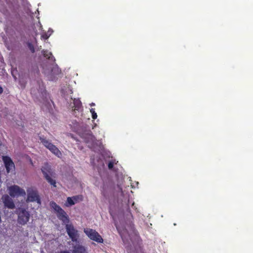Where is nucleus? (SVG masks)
Listing matches in <instances>:
<instances>
[{
    "label": "nucleus",
    "mask_w": 253,
    "mask_h": 253,
    "mask_svg": "<svg viewBox=\"0 0 253 253\" xmlns=\"http://www.w3.org/2000/svg\"><path fill=\"white\" fill-rule=\"evenodd\" d=\"M80 253H88L87 249L83 246H80Z\"/></svg>",
    "instance_id": "18"
},
{
    "label": "nucleus",
    "mask_w": 253,
    "mask_h": 253,
    "mask_svg": "<svg viewBox=\"0 0 253 253\" xmlns=\"http://www.w3.org/2000/svg\"><path fill=\"white\" fill-rule=\"evenodd\" d=\"M43 55L49 61L44 63L42 68L43 73L47 76L58 75L60 73V70L57 65L55 64V59L50 52L43 51Z\"/></svg>",
    "instance_id": "1"
},
{
    "label": "nucleus",
    "mask_w": 253,
    "mask_h": 253,
    "mask_svg": "<svg viewBox=\"0 0 253 253\" xmlns=\"http://www.w3.org/2000/svg\"><path fill=\"white\" fill-rule=\"evenodd\" d=\"M18 222L21 225L26 224L30 218V213L23 208H19L17 211Z\"/></svg>",
    "instance_id": "5"
},
{
    "label": "nucleus",
    "mask_w": 253,
    "mask_h": 253,
    "mask_svg": "<svg viewBox=\"0 0 253 253\" xmlns=\"http://www.w3.org/2000/svg\"><path fill=\"white\" fill-rule=\"evenodd\" d=\"M84 232L87 237L91 240L98 243H102L103 239L101 235L95 230L90 228L84 229Z\"/></svg>",
    "instance_id": "4"
},
{
    "label": "nucleus",
    "mask_w": 253,
    "mask_h": 253,
    "mask_svg": "<svg viewBox=\"0 0 253 253\" xmlns=\"http://www.w3.org/2000/svg\"><path fill=\"white\" fill-rule=\"evenodd\" d=\"M114 167V162L113 161H110L108 165V167L109 169H111Z\"/></svg>",
    "instance_id": "19"
},
{
    "label": "nucleus",
    "mask_w": 253,
    "mask_h": 253,
    "mask_svg": "<svg viewBox=\"0 0 253 253\" xmlns=\"http://www.w3.org/2000/svg\"><path fill=\"white\" fill-rule=\"evenodd\" d=\"M2 160L5 164V166L7 172L12 171L14 169V163L11 161V159L7 156H4Z\"/></svg>",
    "instance_id": "11"
},
{
    "label": "nucleus",
    "mask_w": 253,
    "mask_h": 253,
    "mask_svg": "<svg viewBox=\"0 0 253 253\" xmlns=\"http://www.w3.org/2000/svg\"><path fill=\"white\" fill-rule=\"evenodd\" d=\"M40 140L41 143L51 152L54 154L55 156L58 157V158H60L62 156V153L59 151V150L53 144L51 143L48 140H46L43 138H40Z\"/></svg>",
    "instance_id": "7"
},
{
    "label": "nucleus",
    "mask_w": 253,
    "mask_h": 253,
    "mask_svg": "<svg viewBox=\"0 0 253 253\" xmlns=\"http://www.w3.org/2000/svg\"><path fill=\"white\" fill-rule=\"evenodd\" d=\"M41 253H44V252H43V251H42L41 252Z\"/></svg>",
    "instance_id": "29"
},
{
    "label": "nucleus",
    "mask_w": 253,
    "mask_h": 253,
    "mask_svg": "<svg viewBox=\"0 0 253 253\" xmlns=\"http://www.w3.org/2000/svg\"><path fill=\"white\" fill-rule=\"evenodd\" d=\"M28 46H29V48H30V49L33 52H34V46L32 45V44L31 43H29L28 44Z\"/></svg>",
    "instance_id": "21"
},
{
    "label": "nucleus",
    "mask_w": 253,
    "mask_h": 253,
    "mask_svg": "<svg viewBox=\"0 0 253 253\" xmlns=\"http://www.w3.org/2000/svg\"><path fill=\"white\" fill-rule=\"evenodd\" d=\"M27 202H36L40 206L41 204V199L37 189L34 187H30L27 189Z\"/></svg>",
    "instance_id": "3"
},
{
    "label": "nucleus",
    "mask_w": 253,
    "mask_h": 253,
    "mask_svg": "<svg viewBox=\"0 0 253 253\" xmlns=\"http://www.w3.org/2000/svg\"><path fill=\"white\" fill-rule=\"evenodd\" d=\"M41 170L47 181L54 187H56V181L50 176V175H52V173L50 166L45 164L42 167Z\"/></svg>",
    "instance_id": "9"
},
{
    "label": "nucleus",
    "mask_w": 253,
    "mask_h": 253,
    "mask_svg": "<svg viewBox=\"0 0 253 253\" xmlns=\"http://www.w3.org/2000/svg\"><path fill=\"white\" fill-rule=\"evenodd\" d=\"M127 210L129 211H130V209L128 207H127Z\"/></svg>",
    "instance_id": "27"
},
{
    "label": "nucleus",
    "mask_w": 253,
    "mask_h": 253,
    "mask_svg": "<svg viewBox=\"0 0 253 253\" xmlns=\"http://www.w3.org/2000/svg\"><path fill=\"white\" fill-rule=\"evenodd\" d=\"M85 131H87V134H91L92 133L91 131L89 129V127L88 126H85Z\"/></svg>",
    "instance_id": "20"
},
{
    "label": "nucleus",
    "mask_w": 253,
    "mask_h": 253,
    "mask_svg": "<svg viewBox=\"0 0 253 253\" xmlns=\"http://www.w3.org/2000/svg\"><path fill=\"white\" fill-rule=\"evenodd\" d=\"M70 108L72 109L74 115L76 116L78 115L79 108V100L78 99H74L72 100L70 105Z\"/></svg>",
    "instance_id": "13"
},
{
    "label": "nucleus",
    "mask_w": 253,
    "mask_h": 253,
    "mask_svg": "<svg viewBox=\"0 0 253 253\" xmlns=\"http://www.w3.org/2000/svg\"><path fill=\"white\" fill-rule=\"evenodd\" d=\"M80 105H81V101L80 102Z\"/></svg>",
    "instance_id": "30"
},
{
    "label": "nucleus",
    "mask_w": 253,
    "mask_h": 253,
    "mask_svg": "<svg viewBox=\"0 0 253 253\" xmlns=\"http://www.w3.org/2000/svg\"><path fill=\"white\" fill-rule=\"evenodd\" d=\"M109 186L110 189H111L112 188V182H109Z\"/></svg>",
    "instance_id": "23"
},
{
    "label": "nucleus",
    "mask_w": 253,
    "mask_h": 253,
    "mask_svg": "<svg viewBox=\"0 0 253 253\" xmlns=\"http://www.w3.org/2000/svg\"><path fill=\"white\" fill-rule=\"evenodd\" d=\"M7 191L9 195L12 197L24 196L26 195L25 190L17 185L8 186Z\"/></svg>",
    "instance_id": "8"
},
{
    "label": "nucleus",
    "mask_w": 253,
    "mask_h": 253,
    "mask_svg": "<svg viewBox=\"0 0 253 253\" xmlns=\"http://www.w3.org/2000/svg\"><path fill=\"white\" fill-rule=\"evenodd\" d=\"M1 199L5 207L10 209H13L15 208V205L12 199L8 195H3Z\"/></svg>",
    "instance_id": "10"
},
{
    "label": "nucleus",
    "mask_w": 253,
    "mask_h": 253,
    "mask_svg": "<svg viewBox=\"0 0 253 253\" xmlns=\"http://www.w3.org/2000/svg\"><path fill=\"white\" fill-rule=\"evenodd\" d=\"M2 88L1 87H0V93H1L2 92Z\"/></svg>",
    "instance_id": "24"
},
{
    "label": "nucleus",
    "mask_w": 253,
    "mask_h": 253,
    "mask_svg": "<svg viewBox=\"0 0 253 253\" xmlns=\"http://www.w3.org/2000/svg\"><path fill=\"white\" fill-rule=\"evenodd\" d=\"M102 189H103V190H102L103 195L104 196H105V190L106 189V184L105 183H104V184L103 185Z\"/></svg>",
    "instance_id": "22"
},
{
    "label": "nucleus",
    "mask_w": 253,
    "mask_h": 253,
    "mask_svg": "<svg viewBox=\"0 0 253 253\" xmlns=\"http://www.w3.org/2000/svg\"><path fill=\"white\" fill-rule=\"evenodd\" d=\"M66 230L68 234L72 239V245L74 249L73 250V253H78L79 251V244L77 242V231H75L73 225L71 224H66Z\"/></svg>",
    "instance_id": "2"
},
{
    "label": "nucleus",
    "mask_w": 253,
    "mask_h": 253,
    "mask_svg": "<svg viewBox=\"0 0 253 253\" xmlns=\"http://www.w3.org/2000/svg\"><path fill=\"white\" fill-rule=\"evenodd\" d=\"M95 105V104H94V103H92L91 104V106H93V105Z\"/></svg>",
    "instance_id": "26"
},
{
    "label": "nucleus",
    "mask_w": 253,
    "mask_h": 253,
    "mask_svg": "<svg viewBox=\"0 0 253 253\" xmlns=\"http://www.w3.org/2000/svg\"><path fill=\"white\" fill-rule=\"evenodd\" d=\"M70 125L74 131L78 132L79 130V124L76 120L73 121Z\"/></svg>",
    "instance_id": "15"
},
{
    "label": "nucleus",
    "mask_w": 253,
    "mask_h": 253,
    "mask_svg": "<svg viewBox=\"0 0 253 253\" xmlns=\"http://www.w3.org/2000/svg\"><path fill=\"white\" fill-rule=\"evenodd\" d=\"M79 201L78 196H74L72 197H68L65 204L67 207L72 206L78 203Z\"/></svg>",
    "instance_id": "14"
},
{
    "label": "nucleus",
    "mask_w": 253,
    "mask_h": 253,
    "mask_svg": "<svg viewBox=\"0 0 253 253\" xmlns=\"http://www.w3.org/2000/svg\"><path fill=\"white\" fill-rule=\"evenodd\" d=\"M50 206L56 211L57 216L65 224L68 222V218L66 212L59 206L54 202H51Z\"/></svg>",
    "instance_id": "6"
},
{
    "label": "nucleus",
    "mask_w": 253,
    "mask_h": 253,
    "mask_svg": "<svg viewBox=\"0 0 253 253\" xmlns=\"http://www.w3.org/2000/svg\"><path fill=\"white\" fill-rule=\"evenodd\" d=\"M116 228H117L120 235H121L122 239L124 240V233H126V229L123 230V231H121L120 228L117 225H116Z\"/></svg>",
    "instance_id": "17"
},
{
    "label": "nucleus",
    "mask_w": 253,
    "mask_h": 253,
    "mask_svg": "<svg viewBox=\"0 0 253 253\" xmlns=\"http://www.w3.org/2000/svg\"><path fill=\"white\" fill-rule=\"evenodd\" d=\"M90 112L91 113L92 115V118L93 120H95L97 117V113L95 111V109L91 108L90 109Z\"/></svg>",
    "instance_id": "16"
},
{
    "label": "nucleus",
    "mask_w": 253,
    "mask_h": 253,
    "mask_svg": "<svg viewBox=\"0 0 253 253\" xmlns=\"http://www.w3.org/2000/svg\"><path fill=\"white\" fill-rule=\"evenodd\" d=\"M37 26L39 27V30H41L42 32V33H41L42 39L47 40L53 33V30L51 28H49L47 32H44L42 30V25L40 22H38Z\"/></svg>",
    "instance_id": "12"
},
{
    "label": "nucleus",
    "mask_w": 253,
    "mask_h": 253,
    "mask_svg": "<svg viewBox=\"0 0 253 253\" xmlns=\"http://www.w3.org/2000/svg\"><path fill=\"white\" fill-rule=\"evenodd\" d=\"M80 201H82V196L80 195Z\"/></svg>",
    "instance_id": "25"
},
{
    "label": "nucleus",
    "mask_w": 253,
    "mask_h": 253,
    "mask_svg": "<svg viewBox=\"0 0 253 253\" xmlns=\"http://www.w3.org/2000/svg\"><path fill=\"white\" fill-rule=\"evenodd\" d=\"M11 73H12V75L13 76V71H12Z\"/></svg>",
    "instance_id": "28"
}]
</instances>
